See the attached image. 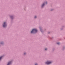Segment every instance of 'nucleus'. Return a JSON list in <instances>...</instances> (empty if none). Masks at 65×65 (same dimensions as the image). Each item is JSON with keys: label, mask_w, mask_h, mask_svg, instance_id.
<instances>
[{"label": "nucleus", "mask_w": 65, "mask_h": 65, "mask_svg": "<svg viewBox=\"0 0 65 65\" xmlns=\"http://www.w3.org/2000/svg\"><path fill=\"white\" fill-rule=\"evenodd\" d=\"M37 29H33L31 31V33H34L35 32H37Z\"/></svg>", "instance_id": "f257e3e1"}, {"label": "nucleus", "mask_w": 65, "mask_h": 65, "mask_svg": "<svg viewBox=\"0 0 65 65\" xmlns=\"http://www.w3.org/2000/svg\"><path fill=\"white\" fill-rule=\"evenodd\" d=\"M47 65H49V64H50L52 63V62H50V61H47L45 63Z\"/></svg>", "instance_id": "f03ea898"}, {"label": "nucleus", "mask_w": 65, "mask_h": 65, "mask_svg": "<svg viewBox=\"0 0 65 65\" xmlns=\"http://www.w3.org/2000/svg\"><path fill=\"white\" fill-rule=\"evenodd\" d=\"M7 26L6 24V22H5L4 23V24L3 25V27H5Z\"/></svg>", "instance_id": "7ed1b4c3"}, {"label": "nucleus", "mask_w": 65, "mask_h": 65, "mask_svg": "<svg viewBox=\"0 0 65 65\" xmlns=\"http://www.w3.org/2000/svg\"><path fill=\"white\" fill-rule=\"evenodd\" d=\"M11 61L9 62H8L7 65H10V64H11Z\"/></svg>", "instance_id": "20e7f679"}, {"label": "nucleus", "mask_w": 65, "mask_h": 65, "mask_svg": "<svg viewBox=\"0 0 65 65\" xmlns=\"http://www.w3.org/2000/svg\"><path fill=\"white\" fill-rule=\"evenodd\" d=\"M45 4L44 3H43V4L42 5V7H43V6H44V5H45Z\"/></svg>", "instance_id": "39448f33"}, {"label": "nucleus", "mask_w": 65, "mask_h": 65, "mask_svg": "<svg viewBox=\"0 0 65 65\" xmlns=\"http://www.w3.org/2000/svg\"><path fill=\"white\" fill-rule=\"evenodd\" d=\"M2 56H1L0 57V60H1V59H2Z\"/></svg>", "instance_id": "423d86ee"}, {"label": "nucleus", "mask_w": 65, "mask_h": 65, "mask_svg": "<svg viewBox=\"0 0 65 65\" xmlns=\"http://www.w3.org/2000/svg\"><path fill=\"white\" fill-rule=\"evenodd\" d=\"M60 44V43H59V42L57 43V44Z\"/></svg>", "instance_id": "0eeeda50"}, {"label": "nucleus", "mask_w": 65, "mask_h": 65, "mask_svg": "<svg viewBox=\"0 0 65 65\" xmlns=\"http://www.w3.org/2000/svg\"><path fill=\"white\" fill-rule=\"evenodd\" d=\"M37 18V17L36 16H35V18Z\"/></svg>", "instance_id": "6e6552de"}, {"label": "nucleus", "mask_w": 65, "mask_h": 65, "mask_svg": "<svg viewBox=\"0 0 65 65\" xmlns=\"http://www.w3.org/2000/svg\"><path fill=\"white\" fill-rule=\"evenodd\" d=\"M38 64H37V63H36L35 64V65H38Z\"/></svg>", "instance_id": "1a4fd4ad"}, {"label": "nucleus", "mask_w": 65, "mask_h": 65, "mask_svg": "<svg viewBox=\"0 0 65 65\" xmlns=\"http://www.w3.org/2000/svg\"><path fill=\"white\" fill-rule=\"evenodd\" d=\"M45 50H47V48H45Z\"/></svg>", "instance_id": "9d476101"}, {"label": "nucleus", "mask_w": 65, "mask_h": 65, "mask_svg": "<svg viewBox=\"0 0 65 65\" xmlns=\"http://www.w3.org/2000/svg\"><path fill=\"white\" fill-rule=\"evenodd\" d=\"M26 54V53H24V55H25V54Z\"/></svg>", "instance_id": "9b49d317"}, {"label": "nucleus", "mask_w": 65, "mask_h": 65, "mask_svg": "<svg viewBox=\"0 0 65 65\" xmlns=\"http://www.w3.org/2000/svg\"><path fill=\"white\" fill-rule=\"evenodd\" d=\"M12 17L11 16V18Z\"/></svg>", "instance_id": "f8f14e48"}, {"label": "nucleus", "mask_w": 65, "mask_h": 65, "mask_svg": "<svg viewBox=\"0 0 65 65\" xmlns=\"http://www.w3.org/2000/svg\"><path fill=\"white\" fill-rule=\"evenodd\" d=\"M46 3V4H47V3Z\"/></svg>", "instance_id": "ddd939ff"}]
</instances>
